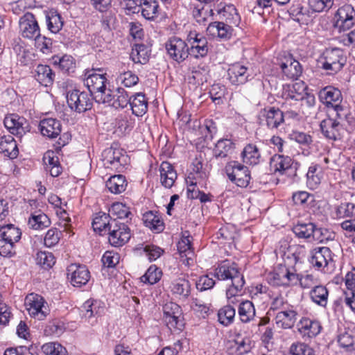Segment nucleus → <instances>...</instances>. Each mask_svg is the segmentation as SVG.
<instances>
[{
  "label": "nucleus",
  "mask_w": 355,
  "mask_h": 355,
  "mask_svg": "<svg viewBox=\"0 0 355 355\" xmlns=\"http://www.w3.org/2000/svg\"><path fill=\"white\" fill-rule=\"evenodd\" d=\"M214 276L219 281L231 280V284L226 289V298L230 303H238V297L243 293L245 281L237 264L227 259L222 261L215 267Z\"/></svg>",
  "instance_id": "obj_1"
},
{
  "label": "nucleus",
  "mask_w": 355,
  "mask_h": 355,
  "mask_svg": "<svg viewBox=\"0 0 355 355\" xmlns=\"http://www.w3.org/2000/svg\"><path fill=\"white\" fill-rule=\"evenodd\" d=\"M318 97L326 107L333 109L338 119L347 116L348 111L342 105L343 95L340 89L333 86H327L320 90Z\"/></svg>",
  "instance_id": "obj_2"
},
{
  "label": "nucleus",
  "mask_w": 355,
  "mask_h": 355,
  "mask_svg": "<svg viewBox=\"0 0 355 355\" xmlns=\"http://www.w3.org/2000/svg\"><path fill=\"white\" fill-rule=\"evenodd\" d=\"M321 67L334 75L341 71L347 62L344 51L338 47L326 49L320 57Z\"/></svg>",
  "instance_id": "obj_3"
},
{
  "label": "nucleus",
  "mask_w": 355,
  "mask_h": 355,
  "mask_svg": "<svg viewBox=\"0 0 355 355\" xmlns=\"http://www.w3.org/2000/svg\"><path fill=\"white\" fill-rule=\"evenodd\" d=\"M102 71L101 69H89L86 70L84 74V85L88 88L89 94H94L96 101L100 103L101 96L107 94L106 88L107 78L105 74L97 73Z\"/></svg>",
  "instance_id": "obj_4"
},
{
  "label": "nucleus",
  "mask_w": 355,
  "mask_h": 355,
  "mask_svg": "<svg viewBox=\"0 0 355 355\" xmlns=\"http://www.w3.org/2000/svg\"><path fill=\"white\" fill-rule=\"evenodd\" d=\"M287 265L284 262V265H279L275 270L268 274L267 280L269 284L284 288L295 286L296 270Z\"/></svg>",
  "instance_id": "obj_5"
},
{
  "label": "nucleus",
  "mask_w": 355,
  "mask_h": 355,
  "mask_svg": "<svg viewBox=\"0 0 355 355\" xmlns=\"http://www.w3.org/2000/svg\"><path fill=\"white\" fill-rule=\"evenodd\" d=\"M228 179L236 186L246 188L250 182L251 174L248 167L237 161H231L225 166Z\"/></svg>",
  "instance_id": "obj_6"
},
{
  "label": "nucleus",
  "mask_w": 355,
  "mask_h": 355,
  "mask_svg": "<svg viewBox=\"0 0 355 355\" xmlns=\"http://www.w3.org/2000/svg\"><path fill=\"white\" fill-rule=\"evenodd\" d=\"M332 251L328 247H318L311 251L309 262L315 270L329 272L334 267Z\"/></svg>",
  "instance_id": "obj_7"
},
{
  "label": "nucleus",
  "mask_w": 355,
  "mask_h": 355,
  "mask_svg": "<svg viewBox=\"0 0 355 355\" xmlns=\"http://www.w3.org/2000/svg\"><path fill=\"white\" fill-rule=\"evenodd\" d=\"M102 157L104 166L117 172H123L129 161L126 153L118 148L110 147L105 149Z\"/></svg>",
  "instance_id": "obj_8"
},
{
  "label": "nucleus",
  "mask_w": 355,
  "mask_h": 355,
  "mask_svg": "<svg viewBox=\"0 0 355 355\" xmlns=\"http://www.w3.org/2000/svg\"><path fill=\"white\" fill-rule=\"evenodd\" d=\"M257 119L260 125L268 130H277L284 123V111L274 106H266L260 110Z\"/></svg>",
  "instance_id": "obj_9"
},
{
  "label": "nucleus",
  "mask_w": 355,
  "mask_h": 355,
  "mask_svg": "<svg viewBox=\"0 0 355 355\" xmlns=\"http://www.w3.org/2000/svg\"><path fill=\"white\" fill-rule=\"evenodd\" d=\"M163 320L171 331H180L184 327L181 307L176 303L169 302L163 306Z\"/></svg>",
  "instance_id": "obj_10"
},
{
  "label": "nucleus",
  "mask_w": 355,
  "mask_h": 355,
  "mask_svg": "<svg viewBox=\"0 0 355 355\" xmlns=\"http://www.w3.org/2000/svg\"><path fill=\"white\" fill-rule=\"evenodd\" d=\"M168 291L180 300H186L191 293V284L186 274L180 273L170 277L167 281Z\"/></svg>",
  "instance_id": "obj_11"
},
{
  "label": "nucleus",
  "mask_w": 355,
  "mask_h": 355,
  "mask_svg": "<svg viewBox=\"0 0 355 355\" xmlns=\"http://www.w3.org/2000/svg\"><path fill=\"white\" fill-rule=\"evenodd\" d=\"M276 252L280 254L285 263L295 265L304 256L306 250L304 245H291L287 240L282 239L279 242Z\"/></svg>",
  "instance_id": "obj_12"
},
{
  "label": "nucleus",
  "mask_w": 355,
  "mask_h": 355,
  "mask_svg": "<svg viewBox=\"0 0 355 355\" xmlns=\"http://www.w3.org/2000/svg\"><path fill=\"white\" fill-rule=\"evenodd\" d=\"M67 102L72 110L78 113L89 110L93 106V98L91 94L76 89L67 92Z\"/></svg>",
  "instance_id": "obj_13"
},
{
  "label": "nucleus",
  "mask_w": 355,
  "mask_h": 355,
  "mask_svg": "<svg viewBox=\"0 0 355 355\" xmlns=\"http://www.w3.org/2000/svg\"><path fill=\"white\" fill-rule=\"evenodd\" d=\"M165 49L168 57L178 63L184 61L189 55L187 40L178 36L170 37L165 43Z\"/></svg>",
  "instance_id": "obj_14"
},
{
  "label": "nucleus",
  "mask_w": 355,
  "mask_h": 355,
  "mask_svg": "<svg viewBox=\"0 0 355 355\" xmlns=\"http://www.w3.org/2000/svg\"><path fill=\"white\" fill-rule=\"evenodd\" d=\"M24 304L31 317L39 320H44L49 313V309L44 298L37 293H31L25 297Z\"/></svg>",
  "instance_id": "obj_15"
},
{
  "label": "nucleus",
  "mask_w": 355,
  "mask_h": 355,
  "mask_svg": "<svg viewBox=\"0 0 355 355\" xmlns=\"http://www.w3.org/2000/svg\"><path fill=\"white\" fill-rule=\"evenodd\" d=\"M189 54L195 58H203L209 53L208 41L205 36L196 30L190 31L187 35Z\"/></svg>",
  "instance_id": "obj_16"
},
{
  "label": "nucleus",
  "mask_w": 355,
  "mask_h": 355,
  "mask_svg": "<svg viewBox=\"0 0 355 355\" xmlns=\"http://www.w3.org/2000/svg\"><path fill=\"white\" fill-rule=\"evenodd\" d=\"M109 243L114 247H121L125 245L130 239V230L129 227L116 219H113L107 230Z\"/></svg>",
  "instance_id": "obj_17"
},
{
  "label": "nucleus",
  "mask_w": 355,
  "mask_h": 355,
  "mask_svg": "<svg viewBox=\"0 0 355 355\" xmlns=\"http://www.w3.org/2000/svg\"><path fill=\"white\" fill-rule=\"evenodd\" d=\"M3 125L11 135L19 138L31 131L28 120L25 117L14 113L6 115Z\"/></svg>",
  "instance_id": "obj_18"
},
{
  "label": "nucleus",
  "mask_w": 355,
  "mask_h": 355,
  "mask_svg": "<svg viewBox=\"0 0 355 355\" xmlns=\"http://www.w3.org/2000/svg\"><path fill=\"white\" fill-rule=\"evenodd\" d=\"M355 10L350 4H345L338 8L334 17V27L339 32L350 29L355 24Z\"/></svg>",
  "instance_id": "obj_19"
},
{
  "label": "nucleus",
  "mask_w": 355,
  "mask_h": 355,
  "mask_svg": "<svg viewBox=\"0 0 355 355\" xmlns=\"http://www.w3.org/2000/svg\"><path fill=\"white\" fill-rule=\"evenodd\" d=\"M19 32L22 37L33 40L40 36V28L35 16L29 12L19 19Z\"/></svg>",
  "instance_id": "obj_20"
},
{
  "label": "nucleus",
  "mask_w": 355,
  "mask_h": 355,
  "mask_svg": "<svg viewBox=\"0 0 355 355\" xmlns=\"http://www.w3.org/2000/svg\"><path fill=\"white\" fill-rule=\"evenodd\" d=\"M344 119L328 117L323 119L320 123V130L323 135L328 139L332 141L340 140L344 133V129L341 121Z\"/></svg>",
  "instance_id": "obj_21"
},
{
  "label": "nucleus",
  "mask_w": 355,
  "mask_h": 355,
  "mask_svg": "<svg viewBox=\"0 0 355 355\" xmlns=\"http://www.w3.org/2000/svg\"><path fill=\"white\" fill-rule=\"evenodd\" d=\"M67 278L71 285L81 287L87 284L90 279V272L85 265L71 263L67 268Z\"/></svg>",
  "instance_id": "obj_22"
},
{
  "label": "nucleus",
  "mask_w": 355,
  "mask_h": 355,
  "mask_svg": "<svg viewBox=\"0 0 355 355\" xmlns=\"http://www.w3.org/2000/svg\"><path fill=\"white\" fill-rule=\"evenodd\" d=\"M130 98L128 92L120 87L114 92L108 89L103 98L101 96L100 103H107L116 109L124 108L128 105Z\"/></svg>",
  "instance_id": "obj_23"
},
{
  "label": "nucleus",
  "mask_w": 355,
  "mask_h": 355,
  "mask_svg": "<svg viewBox=\"0 0 355 355\" xmlns=\"http://www.w3.org/2000/svg\"><path fill=\"white\" fill-rule=\"evenodd\" d=\"M293 230L299 238L309 239L311 237L318 243H322L325 239L322 236V229L317 228L312 223H298L293 227Z\"/></svg>",
  "instance_id": "obj_24"
},
{
  "label": "nucleus",
  "mask_w": 355,
  "mask_h": 355,
  "mask_svg": "<svg viewBox=\"0 0 355 355\" xmlns=\"http://www.w3.org/2000/svg\"><path fill=\"white\" fill-rule=\"evenodd\" d=\"M306 88L303 81L291 84H286L283 86L282 96L285 99L284 107L291 105V101H300Z\"/></svg>",
  "instance_id": "obj_25"
},
{
  "label": "nucleus",
  "mask_w": 355,
  "mask_h": 355,
  "mask_svg": "<svg viewBox=\"0 0 355 355\" xmlns=\"http://www.w3.org/2000/svg\"><path fill=\"white\" fill-rule=\"evenodd\" d=\"M248 69L241 62L230 64L227 69V78L234 85H241L246 83L250 77Z\"/></svg>",
  "instance_id": "obj_26"
},
{
  "label": "nucleus",
  "mask_w": 355,
  "mask_h": 355,
  "mask_svg": "<svg viewBox=\"0 0 355 355\" xmlns=\"http://www.w3.org/2000/svg\"><path fill=\"white\" fill-rule=\"evenodd\" d=\"M322 329L320 322L308 317H302L298 323V331L303 338H312L320 334Z\"/></svg>",
  "instance_id": "obj_27"
},
{
  "label": "nucleus",
  "mask_w": 355,
  "mask_h": 355,
  "mask_svg": "<svg viewBox=\"0 0 355 355\" xmlns=\"http://www.w3.org/2000/svg\"><path fill=\"white\" fill-rule=\"evenodd\" d=\"M297 311L293 305L286 307L284 310L277 313L275 320L277 326L283 329H291L297 320Z\"/></svg>",
  "instance_id": "obj_28"
},
{
  "label": "nucleus",
  "mask_w": 355,
  "mask_h": 355,
  "mask_svg": "<svg viewBox=\"0 0 355 355\" xmlns=\"http://www.w3.org/2000/svg\"><path fill=\"white\" fill-rule=\"evenodd\" d=\"M293 159L287 155H273L269 162V168L272 173L283 175L292 168Z\"/></svg>",
  "instance_id": "obj_29"
},
{
  "label": "nucleus",
  "mask_w": 355,
  "mask_h": 355,
  "mask_svg": "<svg viewBox=\"0 0 355 355\" xmlns=\"http://www.w3.org/2000/svg\"><path fill=\"white\" fill-rule=\"evenodd\" d=\"M241 157L243 164L249 166H257L263 161L259 146L255 143L247 144L241 153Z\"/></svg>",
  "instance_id": "obj_30"
},
{
  "label": "nucleus",
  "mask_w": 355,
  "mask_h": 355,
  "mask_svg": "<svg viewBox=\"0 0 355 355\" xmlns=\"http://www.w3.org/2000/svg\"><path fill=\"white\" fill-rule=\"evenodd\" d=\"M39 130L43 137L54 139L60 135L62 123L55 118H44L39 123Z\"/></svg>",
  "instance_id": "obj_31"
},
{
  "label": "nucleus",
  "mask_w": 355,
  "mask_h": 355,
  "mask_svg": "<svg viewBox=\"0 0 355 355\" xmlns=\"http://www.w3.org/2000/svg\"><path fill=\"white\" fill-rule=\"evenodd\" d=\"M206 31L208 35L225 40L230 39L233 33L232 26L223 21L210 23Z\"/></svg>",
  "instance_id": "obj_32"
},
{
  "label": "nucleus",
  "mask_w": 355,
  "mask_h": 355,
  "mask_svg": "<svg viewBox=\"0 0 355 355\" xmlns=\"http://www.w3.org/2000/svg\"><path fill=\"white\" fill-rule=\"evenodd\" d=\"M280 68L288 79L297 80L302 73L300 63L292 56L286 57L281 62Z\"/></svg>",
  "instance_id": "obj_33"
},
{
  "label": "nucleus",
  "mask_w": 355,
  "mask_h": 355,
  "mask_svg": "<svg viewBox=\"0 0 355 355\" xmlns=\"http://www.w3.org/2000/svg\"><path fill=\"white\" fill-rule=\"evenodd\" d=\"M160 183L166 189H171L178 178L174 166L168 162H162L159 167Z\"/></svg>",
  "instance_id": "obj_34"
},
{
  "label": "nucleus",
  "mask_w": 355,
  "mask_h": 355,
  "mask_svg": "<svg viewBox=\"0 0 355 355\" xmlns=\"http://www.w3.org/2000/svg\"><path fill=\"white\" fill-rule=\"evenodd\" d=\"M226 349L229 355H243L251 350V342L248 338H238L228 340Z\"/></svg>",
  "instance_id": "obj_35"
},
{
  "label": "nucleus",
  "mask_w": 355,
  "mask_h": 355,
  "mask_svg": "<svg viewBox=\"0 0 355 355\" xmlns=\"http://www.w3.org/2000/svg\"><path fill=\"white\" fill-rule=\"evenodd\" d=\"M19 153L17 141L12 135H3L0 138V154L3 157L14 159Z\"/></svg>",
  "instance_id": "obj_36"
},
{
  "label": "nucleus",
  "mask_w": 355,
  "mask_h": 355,
  "mask_svg": "<svg viewBox=\"0 0 355 355\" xmlns=\"http://www.w3.org/2000/svg\"><path fill=\"white\" fill-rule=\"evenodd\" d=\"M112 1V0H89V3L94 10L103 14L101 22L105 28H110V23L113 19V16L109 13Z\"/></svg>",
  "instance_id": "obj_37"
},
{
  "label": "nucleus",
  "mask_w": 355,
  "mask_h": 355,
  "mask_svg": "<svg viewBox=\"0 0 355 355\" xmlns=\"http://www.w3.org/2000/svg\"><path fill=\"white\" fill-rule=\"evenodd\" d=\"M55 74L50 66L38 64L34 70V78L42 86H51L54 82Z\"/></svg>",
  "instance_id": "obj_38"
},
{
  "label": "nucleus",
  "mask_w": 355,
  "mask_h": 355,
  "mask_svg": "<svg viewBox=\"0 0 355 355\" xmlns=\"http://www.w3.org/2000/svg\"><path fill=\"white\" fill-rule=\"evenodd\" d=\"M128 104L130 106L132 113L137 116H142L148 111V98L142 92H137L131 96Z\"/></svg>",
  "instance_id": "obj_39"
},
{
  "label": "nucleus",
  "mask_w": 355,
  "mask_h": 355,
  "mask_svg": "<svg viewBox=\"0 0 355 355\" xmlns=\"http://www.w3.org/2000/svg\"><path fill=\"white\" fill-rule=\"evenodd\" d=\"M220 6L221 3L214 9L217 12L220 18L224 19L226 24L237 26L239 24L241 19L234 6L225 5L222 7H220Z\"/></svg>",
  "instance_id": "obj_40"
},
{
  "label": "nucleus",
  "mask_w": 355,
  "mask_h": 355,
  "mask_svg": "<svg viewBox=\"0 0 355 355\" xmlns=\"http://www.w3.org/2000/svg\"><path fill=\"white\" fill-rule=\"evenodd\" d=\"M192 237L188 232L183 233L182 238L177 244L178 250L182 258L185 257L183 263L189 266L190 261H192V256L193 255V250L191 245Z\"/></svg>",
  "instance_id": "obj_41"
},
{
  "label": "nucleus",
  "mask_w": 355,
  "mask_h": 355,
  "mask_svg": "<svg viewBox=\"0 0 355 355\" xmlns=\"http://www.w3.org/2000/svg\"><path fill=\"white\" fill-rule=\"evenodd\" d=\"M105 308V304L101 301L89 299L81 306V312L84 317L91 318L101 315L104 313Z\"/></svg>",
  "instance_id": "obj_42"
},
{
  "label": "nucleus",
  "mask_w": 355,
  "mask_h": 355,
  "mask_svg": "<svg viewBox=\"0 0 355 355\" xmlns=\"http://www.w3.org/2000/svg\"><path fill=\"white\" fill-rule=\"evenodd\" d=\"M143 221L146 227L154 232H162L164 229V223L161 215L155 211H149L143 215Z\"/></svg>",
  "instance_id": "obj_43"
},
{
  "label": "nucleus",
  "mask_w": 355,
  "mask_h": 355,
  "mask_svg": "<svg viewBox=\"0 0 355 355\" xmlns=\"http://www.w3.org/2000/svg\"><path fill=\"white\" fill-rule=\"evenodd\" d=\"M309 296L311 300L318 306L326 308L329 302V290L321 284H317L310 290Z\"/></svg>",
  "instance_id": "obj_44"
},
{
  "label": "nucleus",
  "mask_w": 355,
  "mask_h": 355,
  "mask_svg": "<svg viewBox=\"0 0 355 355\" xmlns=\"http://www.w3.org/2000/svg\"><path fill=\"white\" fill-rule=\"evenodd\" d=\"M113 219L109 214L103 211L94 214L92 223L94 231L98 232L101 235L105 234L110 227V223H112Z\"/></svg>",
  "instance_id": "obj_45"
},
{
  "label": "nucleus",
  "mask_w": 355,
  "mask_h": 355,
  "mask_svg": "<svg viewBox=\"0 0 355 355\" xmlns=\"http://www.w3.org/2000/svg\"><path fill=\"white\" fill-rule=\"evenodd\" d=\"M236 144L230 139H220L215 145L214 153L216 157H231L235 151Z\"/></svg>",
  "instance_id": "obj_46"
},
{
  "label": "nucleus",
  "mask_w": 355,
  "mask_h": 355,
  "mask_svg": "<svg viewBox=\"0 0 355 355\" xmlns=\"http://www.w3.org/2000/svg\"><path fill=\"white\" fill-rule=\"evenodd\" d=\"M159 8L157 0H140V12L148 20H155L158 17Z\"/></svg>",
  "instance_id": "obj_47"
},
{
  "label": "nucleus",
  "mask_w": 355,
  "mask_h": 355,
  "mask_svg": "<svg viewBox=\"0 0 355 355\" xmlns=\"http://www.w3.org/2000/svg\"><path fill=\"white\" fill-rule=\"evenodd\" d=\"M28 224L31 228L39 230L50 226L51 220L46 214L41 210H37L31 214Z\"/></svg>",
  "instance_id": "obj_48"
},
{
  "label": "nucleus",
  "mask_w": 355,
  "mask_h": 355,
  "mask_svg": "<svg viewBox=\"0 0 355 355\" xmlns=\"http://www.w3.org/2000/svg\"><path fill=\"white\" fill-rule=\"evenodd\" d=\"M228 304L219 309L217 313L218 322L224 327H228L234 323L236 310L228 302Z\"/></svg>",
  "instance_id": "obj_49"
},
{
  "label": "nucleus",
  "mask_w": 355,
  "mask_h": 355,
  "mask_svg": "<svg viewBox=\"0 0 355 355\" xmlns=\"http://www.w3.org/2000/svg\"><path fill=\"white\" fill-rule=\"evenodd\" d=\"M240 320L243 323H248L254 320L256 314L254 304L250 300L242 301L238 308Z\"/></svg>",
  "instance_id": "obj_50"
},
{
  "label": "nucleus",
  "mask_w": 355,
  "mask_h": 355,
  "mask_svg": "<svg viewBox=\"0 0 355 355\" xmlns=\"http://www.w3.org/2000/svg\"><path fill=\"white\" fill-rule=\"evenodd\" d=\"M150 57V50L148 47L143 44H136L134 45L130 58L135 63L145 64L148 62Z\"/></svg>",
  "instance_id": "obj_51"
},
{
  "label": "nucleus",
  "mask_w": 355,
  "mask_h": 355,
  "mask_svg": "<svg viewBox=\"0 0 355 355\" xmlns=\"http://www.w3.org/2000/svg\"><path fill=\"white\" fill-rule=\"evenodd\" d=\"M21 234V229L13 224H8L0 227L1 238L15 244L19 241Z\"/></svg>",
  "instance_id": "obj_52"
},
{
  "label": "nucleus",
  "mask_w": 355,
  "mask_h": 355,
  "mask_svg": "<svg viewBox=\"0 0 355 355\" xmlns=\"http://www.w3.org/2000/svg\"><path fill=\"white\" fill-rule=\"evenodd\" d=\"M128 182L125 176L114 175L106 182V187L112 193L119 194L123 192L127 187Z\"/></svg>",
  "instance_id": "obj_53"
},
{
  "label": "nucleus",
  "mask_w": 355,
  "mask_h": 355,
  "mask_svg": "<svg viewBox=\"0 0 355 355\" xmlns=\"http://www.w3.org/2000/svg\"><path fill=\"white\" fill-rule=\"evenodd\" d=\"M54 65H58L59 69L64 73H73L76 69V61L69 55H64L62 57L54 55L52 57Z\"/></svg>",
  "instance_id": "obj_54"
},
{
  "label": "nucleus",
  "mask_w": 355,
  "mask_h": 355,
  "mask_svg": "<svg viewBox=\"0 0 355 355\" xmlns=\"http://www.w3.org/2000/svg\"><path fill=\"white\" fill-rule=\"evenodd\" d=\"M334 213L337 219L355 218V204L350 202H341L335 206Z\"/></svg>",
  "instance_id": "obj_55"
},
{
  "label": "nucleus",
  "mask_w": 355,
  "mask_h": 355,
  "mask_svg": "<svg viewBox=\"0 0 355 355\" xmlns=\"http://www.w3.org/2000/svg\"><path fill=\"white\" fill-rule=\"evenodd\" d=\"M202 162L196 159L191 164V171L188 174L186 180L197 181V182H204L207 178V175L205 170L203 169Z\"/></svg>",
  "instance_id": "obj_56"
},
{
  "label": "nucleus",
  "mask_w": 355,
  "mask_h": 355,
  "mask_svg": "<svg viewBox=\"0 0 355 355\" xmlns=\"http://www.w3.org/2000/svg\"><path fill=\"white\" fill-rule=\"evenodd\" d=\"M162 275V269L153 264L147 269L145 274L140 277V280L144 284L153 285L161 279Z\"/></svg>",
  "instance_id": "obj_57"
},
{
  "label": "nucleus",
  "mask_w": 355,
  "mask_h": 355,
  "mask_svg": "<svg viewBox=\"0 0 355 355\" xmlns=\"http://www.w3.org/2000/svg\"><path fill=\"white\" fill-rule=\"evenodd\" d=\"M211 307V304L205 303L198 298H193L191 304V308L194 313L202 318H207L213 312Z\"/></svg>",
  "instance_id": "obj_58"
},
{
  "label": "nucleus",
  "mask_w": 355,
  "mask_h": 355,
  "mask_svg": "<svg viewBox=\"0 0 355 355\" xmlns=\"http://www.w3.org/2000/svg\"><path fill=\"white\" fill-rule=\"evenodd\" d=\"M334 0H308V8L311 12H327L333 7Z\"/></svg>",
  "instance_id": "obj_59"
},
{
  "label": "nucleus",
  "mask_w": 355,
  "mask_h": 355,
  "mask_svg": "<svg viewBox=\"0 0 355 355\" xmlns=\"http://www.w3.org/2000/svg\"><path fill=\"white\" fill-rule=\"evenodd\" d=\"M318 283V278L313 274L297 273L295 286L299 285L303 290L312 289Z\"/></svg>",
  "instance_id": "obj_60"
},
{
  "label": "nucleus",
  "mask_w": 355,
  "mask_h": 355,
  "mask_svg": "<svg viewBox=\"0 0 355 355\" xmlns=\"http://www.w3.org/2000/svg\"><path fill=\"white\" fill-rule=\"evenodd\" d=\"M48 29L53 33H58L63 27L64 21L57 12H50L46 15Z\"/></svg>",
  "instance_id": "obj_61"
},
{
  "label": "nucleus",
  "mask_w": 355,
  "mask_h": 355,
  "mask_svg": "<svg viewBox=\"0 0 355 355\" xmlns=\"http://www.w3.org/2000/svg\"><path fill=\"white\" fill-rule=\"evenodd\" d=\"M109 214L112 217L123 219L127 218L131 215L130 208L124 203L115 202L112 204L109 209Z\"/></svg>",
  "instance_id": "obj_62"
},
{
  "label": "nucleus",
  "mask_w": 355,
  "mask_h": 355,
  "mask_svg": "<svg viewBox=\"0 0 355 355\" xmlns=\"http://www.w3.org/2000/svg\"><path fill=\"white\" fill-rule=\"evenodd\" d=\"M318 164H311L306 173V184L311 189H315L321 182L322 175L318 172Z\"/></svg>",
  "instance_id": "obj_63"
},
{
  "label": "nucleus",
  "mask_w": 355,
  "mask_h": 355,
  "mask_svg": "<svg viewBox=\"0 0 355 355\" xmlns=\"http://www.w3.org/2000/svg\"><path fill=\"white\" fill-rule=\"evenodd\" d=\"M36 263L42 268L48 270L51 268L55 263V258L52 252L40 251L36 254Z\"/></svg>",
  "instance_id": "obj_64"
}]
</instances>
